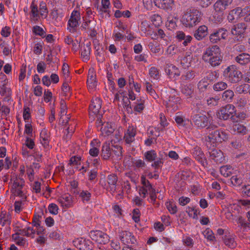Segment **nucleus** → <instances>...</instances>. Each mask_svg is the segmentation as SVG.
Returning <instances> with one entry per match:
<instances>
[{
  "label": "nucleus",
  "mask_w": 250,
  "mask_h": 250,
  "mask_svg": "<svg viewBox=\"0 0 250 250\" xmlns=\"http://www.w3.org/2000/svg\"><path fill=\"white\" fill-rule=\"evenodd\" d=\"M202 59L212 66L220 65L222 61V56L220 48L216 45L207 48L203 53Z\"/></svg>",
  "instance_id": "nucleus-1"
},
{
  "label": "nucleus",
  "mask_w": 250,
  "mask_h": 250,
  "mask_svg": "<svg viewBox=\"0 0 250 250\" xmlns=\"http://www.w3.org/2000/svg\"><path fill=\"white\" fill-rule=\"evenodd\" d=\"M202 16V13L199 10L190 9L183 16L181 21L186 27H191L200 21Z\"/></svg>",
  "instance_id": "nucleus-2"
},
{
  "label": "nucleus",
  "mask_w": 250,
  "mask_h": 250,
  "mask_svg": "<svg viewBox=\"0 0 250 250\" xmlns=\"http://www.w3.org/2000/svg\"><path fill=\"white\" fill-rule=\"evenodd\" d=\"M223 76L229 83H236L241 80L243 75L235 65H231L224 70Z\"/></svg>",
  "instance_id": "nucleus-3"
},
{
  "label": "nucleus",
  "mask_w": 250,
  "mask_h": 250,
  "mask_svg": "<svg viewBox=\"0 0 250 250\" xmlns=\"http://www.w3.org/2000/svg\"><path fill=\"white\" fill-rule=\"evenodd\" d=\"M233 0H217L213 5L215 11L214 18L216 21L220 22L222 21L224 11L232 3Z\"/></svg>",
  "instance_id": "nucleus-4"
},
{
  "label": "nucleus",
  "mask_w": 250,
  "mask_h": 250,
  "mask_svg": "<svg viewBox=\"0 0 250 250\" xmlns=\"http://www.w3.org/2000/svg\"><path fill=\"white\" fill-rule=\"evenodd\" d=\"M227 139L226 133L222 130H216L209 133L206 138V145L208 147L214 146L218 142H221Z\"/></svg>",
  "instance_id": "nucleus-5"
},
{
  "label": "nucleus",
  "mask_w": 250,
  "mask_h": 250,
  "mask_svg": "<svg viewBox=\"0 0 250 250\" xmlns=\"http://www.w3.org/2000/svg\"><path fill=\"white\" fill-rule=\"evenodd\" d=\"M11 182L12 184V192L14 195L19 196L21 197L22 200H24L26 197L24 195L22 190L24 184L23 179L21 178L13 175L11 178Z\"/></svg>",
  "instance_id": "nucleus-6"
},
{
  "label": "nucleus",
  "mask_w": 250,
  "mask_h": 250,
  "mask_svg": "<svg viewBox=\"0 0 250 250\" xmlns=\"http://www.w3.org/2000/svg\"><path fill=\"white\" fill-rule=\"evenodd\" d=\"M192 122L198 128H203L208 125L209 119L204 111L194 112L192 116Z\"/></svg>",
  "instance_id": "nucleus-7"
},
{
  "label": "nucleus",
  "mask_w": 250,
  "mask_h": 250,
  "mask_svg": "<svg viewBox=\"0 0 250 250\" xmlns=\"http://www.w3.org/2000/svg\"><path fill=\"white\" fill-rule=\"evenodd\" d=\"M235 113V106L228 104L220 108L217 111L216 115L219 119L227 120L232 117Z\"/></svg>",
  "instance_id": "nucleus-8"
},
{
  "label": "nucleus",
  "mask_w": 250,
  "mask_h": 250,
  "mask_svg": "<svg viewBox=\"0 0 250 250\" xmlns=\"http://www.w3.org/2000/svg\"><path fill=\"white\" fill-rule=\"evenodd\" d=\"M0 95L5 98H8L12 95V90L8 80L3 73L0 74Z\"/></svg>",
  "instance_id": "nucleus-9"
},
{
  "label": "nucleus",
  "mask_w": 250,
  "mask_h": 250,
  "mask_svg": "<svg viewBox=\"0 0 250 250\" xmlns=\"http://www.w3.org/2000/svg\"><path fill=\"white\" fill-rule=\"evenodd\" d=\"M80 20V13L77 10L73 11L67 22V29L70 33H74L76 32Z\"/></svg>",
  "instance_id": "nucleus-10"
},
{
  "label": "nucleus",
  "mask_w": 250,
  "mask_h": 250,
  "mask_svg": "<svg viewBox=\"0 0 250 250\" xmlns=\"http://www.w3.org/2000/svg\"><path fill=\"white\" fill-rule=\"evenodd\" d=\"M83 21L80 27L81 30L86 31L87 33H89L91 37L95 36L96 34L95 30L96 21L91 20L87 17H83Z\"/></svg>",
  "instance_id": "nucleus-11"
},
{
  "label": "nucleus",
  "mask_w": 250,
  "mask_h": 250,
  "mask_svg": "<svg viewBox=\"0 0 250 250\" xmlns=\"http://www.w3.org/2000/svg\"><path fill=\"white\" fill-rule=\"evenodd\" d=\"M89 235L93 241L99 244L105 245L109 241V236L99 230L90 231Z\"/></svg>",
  "instance_id": "nucleus-12"
},
{
  "label": "nucleus",
  "mask_w": 250,
  "mask_h": 250,
  "mask_svg": "<svg viewBox=\"0 0 250 250\" xmlns=\"http://www.w3.org/2000/svg\"><path fill=\"white\" fill-rule=\"evenodd\" d=\"M136 134V127L133 125L128 126L124 132V141L125 144L130 146L135 141Z\"/></svg>",
  "instance_id": "nucleus-13"
},
{
  "label": "nucleus",
  "mask_w": 250,
  "mask_h": 250,
  "mask_svg": "<svg viewBox=\"0 0 250 250\" xmlns=\"http://www.w3.org/2000/svg\"><path fill=\"white\" fill-rule=\"evenodd\" d=\"M73 245L80 250H91L93 248V243L88 239L79 238L73 241Z\"/></svg>",
  "instance_id": "nucleus-14"
},
{
  "label": "nucleus",
  "mask_w": 250,
  "mask_h": 250,
  "mask_svg": "<svg viewBox=\"0 0 250 250\" xmlns=\"http://www.w3.org/2000/svg\"><path fill=\"white\" fill-rule=\"evenodd\" d=\"M181 99L178 96L171 95L169 97L167 102V110L173 113L178 109L179 104L180 103Z\"/></svg>",
  "instance_id": "nucleus-15"
},
{
  "label": "nucleus",
  "mask_w": 250,
  "mask_h": 250,
  "mask_svg": "<svg viewBox=\"0 0 250 250\" xmlns=\"http://www.w3.org/2000/svg\"><path fill=\"white\" fill-rule=\"evenodd\" d=\"M227 36V30L224 28H220L210 35L209 40L212 43H217L221 39H226Z\"/></svg>",
  "instance_id": "nucleus-16"
},
{
  "label": "nucleus",
  "mask_w": 250,
  "mask_h": 250,
  "mask_svg": "<svg viewBox=\"0 0 250 250\" xmlns=\"http://www.w3.org/2000/svg\"><path fill=\"white\" fill-rule=\"evenodd\" d=\"M106 182L107 186L106 189L110 193L113 194L116 192L117 189L118 182L117 175L114 174L108 175L106 178Z\"/></svg>",
  "instance_id": "nucleus-17"
},
{
  "label": "nucleus",
  "mask_w": 250,
  "mask_h": 250,
  "mask_svg": "<svg viewBox=\"0 0 250 250\" xmlns=\"http://www.w3.org/2000/svg\"><path fill=\"white\" fill-rule=\"evenodd\" d=\"M101 106L102 100L99 97L93 98L89 107L90 115H97L100 111Z\"/></svg>",
  "instance_id": "nucleus-18"
},
{
  "label": "nucleus",
  "mask_w": 250,
  "mask_h": 250,
  "mask_svg": "<svg viewBox=\"0 0 250 250\" xmlns=\"http://www.w3.org/2000/svg\"><path fill=\"white\" fill-rule=\"evenodd\" d=\"M209 154L210 159L216 163H221L225 160L223 152L216 148H211L209 147Z\"/></svg>",
  "instance_id": "nucleus-19"
},
{
  "label": "nucleus",
  "mask_w": 250,
  "mask_h": 250,
  "mask_svg": "<svg viewBox=\"0 0 250 250\" xmlns=\"http://www.w3.org/2000/svg\"><path fill=\"white\" fill-rule=\"evenodd\" d=\"M119 237L121 241L125 245L134 244L136 239L130 232L125 230L120 232Z\"/></svg>",
  "instance_id": "nucleus-20"
},
{
  "label": "nucleus",
  "mask_w": 250,
  "mask_h": 250,
  "mask_svg": "<svg viewBox=\"0 0 250 250\" xmlns=\"http://www.w3.org/2000/svg\"><path fill=\"white\" fill-rule=\"evenodd\" d=\"M40 141L42 146L45 148H49L50 147V133L46 128H43L40 133Z\"/></svg>",
  "instance_id": "nucleus-21"
},
{
  "label": "nucleus",
  "mask_w": 250,
  "mask_h": 250,
  "mask_svg": "<svg viewBox=\"0 0 250 250\" xmlns=\"http://www.w3.org/2000/svg\"><path fill=\"white\" fill-rule=\"evenodd\" d=\"M101 142L98 139H93L90 143L89 154L92 157H97L100 153Z\"/></svg>",
  "instance_id": "nucleus-22"
},
{
  "label": "nucleus",
  "mask_w": 250,
  "mask_h": 250,
  "mask_svg": "<svg viewBox=\"0 0 250 250\" xmlns=\"http://www.w3.org/2000/svg\"><path fill=\"white\" fill-rule=\"evenodd\" d=\"M98 125H101L102 126L101 128V135L104 137H107L112 134L114 131V127L111 124L106 123L102 124L101 121H99Z\"/></svg>",
  "instance_id": "nucleus-23"
},
{
  "label": "nucleus",
  "mask_w": 250,
  "mask_h": 250,
  "mask_svg": "<svg viewBox=\"0 0 250 250\" xmlns=\"http://www.w3.org/2000/svg\"><path fill=\"white\" fill-rule=\"evenodd\" d=\"M30 20L31 21L36 23L39 21L40 19V11L38 10L37 5L32 3L30 5Z\"/></svg>",
  "instance_id": "nucleus-24"
},
{
  "label": "nucleus",
  "mask_w": 250,
  "mask_h": 250,
  "mask_svg": "<svg viewBox=\"0 0 250 250\" xmlns=\"http://www.w3.org/2000/svg\"><path fill=\"white\" fill-rule=\"evenodd\" d=\"M235 107L243 109L250 104V99L248 97L239 96L237 98L234 102Z\"/></svg>",
  "instance_id": "nucleus-25"
},
{
  "label": "nucleus",
  "mask_w": 250,
  "mask_h": 250,
  "mask_svg": "<svg viewBox=\"0 0 250 250\" xmlns=\"http://www.w3.org/2000/svg\"><path fill=\"white\" fill-rule=\"evenodd\" d=\"M35 230L31 226H26L22 229H19L15 235H21L28 237L34 238L35 237Z\"/></svg>",
  "instance_id": "nucleus-26"
},
{
  "label": "nucleus",
  "mask_w": 250,
  "mask_h": 250,
  "mask_svg": "<svg viewBox=\"0 0 250 250\" xmlns=\"http://www.w3.org/2000/svg\"><path fill=\"white\" fill-rule=\"evenodd\" d=\"M58 201L63 208H70L72 204V197L68 194H64Z\"/></svg>",
  "instance_id": "nucleus-27"
},
{
  "label": "nucleus",
  "mask_w": 250,
  "mask_h": 250,
  "mask_svg": "<svg viewBox=\"0 0 250 250\" xmlns=\"http://www.w3.org/2000/svg\"><path fill=\"white\" fill-rule=\"evenodd\" d=\"M155 5L158 7L164 9L168 10L171 8L174 0H154Z\"/></svg>",
  "instance_id": "nucleus-28"
},
{
  "label": "nucleus",
  "mask_w": 250,
  "mask_h": 250,
  "mask_svg": "<svg viewBox=\"0 0 250 250\" xmlns=\"http://www.w3.org/2000/svg\"><path fill=\"white\" fill-rule=\"evenodd\" d=\"M208 34V27L205 25H202L198 27L194 33V37L198 41L202 40Z\"/></svg>",
  "instance_id": "nucleus-29"
},
{
  "label": "nucleus",
  "mask_w": 250,
  "mask_h": 250,
  "mask_svg": "<svg viewBox=\"0 0 250 250\" xmlns=\"http://www.w3.org/2000/svg\"><path fill=\"white\" fill-rule=\"evenodd\" d=\"M247 28V26L244 23H238L233 26L231 29V33L233 35L241 36Z\"/></svg>",
  "instance_id": "nucleus-30"
},
{
  "label": "nucleus",
  "mask_w": 250,
  "mask_h": 250,
  "mask_svg": "<svg viewBox=\"0 0 250 250\" xmlns=\"http://www.w3.org/2000/svg\"><path fill=\"white\" fill-rule=\"evenodd\" d=\"M96 75L93 70H89L87 76V84L89 89H93L97 85Z\"/></svg>",
  "instance_id": "nucleus-31"
},
{
  "label": "nucleus",
  "mask_w": 250,
  "mask_h": 250,
  "mask_svg": "<svg viewBox=\"0 0 250 250\" xmlns=\"http://www.w3.org/2000/svg\"><path fill=\"white\" fill-rule=\"evenodd\" d=\"M91 50L90 42H88L83 45L81 52V57L83 61H87L89 60Z\"/></svg>",
  "instance_id": "nucleus-32"
},
{
  "label": "nucleus",
  "mask_w": 250,
  "mask_h": 250,
  "mask_svg": "<svg viewBox=\"0 0 250 250\" xmlns=\"http://www.w3.org/2000/svg\"><path fill=\"white\" fill-rule=\"evenodd\" d=\"M236 62L241 65H245L250 62V55L248 53H241L235 57Z\"/></svg>",
  "instance_id": "nucleus-33"
},
{
  "label": "nucleus",
  "mask_w": 250,
  "mask_h": 250,
  "mask_svg": "<svg viewBox=\"0 0 250 250\" xmlns=\"http://www.w3.org/2000/svg\"><path fill=\"white\" fill-rule=\"evenodd\" d=\"M111 153L109 143L107 142L104 143L102 146L101 157L104 160H107L110 158Z\"/></svg>",
  "instance_id": "nucleus-34"
},
{
  "label": "nucleus",
  "mask_w": 250,
  "mask_h": 250,
  "mask_svg": "<svg viewBox=\"0 0 250 250\" xmlns=\"http://www.w3.org/2000/svg\"><path fill=\"white\" fill-rule=\"evenodd\" d=\"M192 154L196 160L201 163H204L205 160L204 154L200 147L196 146L192 150Z\"/></svg>",
  "instance_id": "nucleus-35"
},
{
  "label": "nucleus",
  "mask_w": 250,
  "mask_h": 250,
  "mask_svg": "<svg viewBox=\"0 0 250 250\" xmlns=\"http://www.w3.org/2000/svg\"><path fill=\"white\" fill-rule=\"evenodd\" d=\"M234 96V93L233 90L228 89L225 90L223 93L222 95V98L223 101L228 103H230L232 101Z\"/></svg>",
  "instance_id": "nucleus-36"
},
{
  "label": "nucleus",
  "mask_w": 250,
  "mask_h": 250,
  "mask_svg": "<svg viewBox=\"0 0 250 250\" xmlns=\"http://www.w3.org/2000/svg\"><path fill=\"white\" fill-rule=\"evenodd\" d=\"M144 84L147 93L151 95L154 99H156L158 96L155 90L153 88L151 83L148 81H145Z\"/></svg>",
  "instance_id": "nucleus-37"
},
{
  "label": "nucleus",
  "mask_w": 250,
  "mask_h": 250,
  "mask_svg": "<svg viewBox=\"0 0 250 250\" xmlns=\"http://www.w3.org/2000/svg\"><path fill=\"white\" fill-rule=\"evenodd\" d=\"M221 174L225 177L230 176L233 171L232 167L229 165L223 166L220 169Z\"/></svg>",
  "instance_id": "nucleus-38"
},
{
  "label": "nucleus",
  "mask_w": 250,
  "mask_h": 250,
  "mask_svg": "<svg viewBox=\"0 0 250 250\" xmlns=\"http://www.w3.org/2000/svg\"><path fill=\"white\" fill-rule=\"evenodd\" d=\"M157 157V153L154 150L147 151L144 153V158L145 160L148 162L155 161Z\"/></svg>",
  "instance_id": "nucleus-39"
},
{
  "label": "nucleus",
  "mask_w": 250,
  "mask_h": 250,
  "mask_svg": "<svg viewBox=\"0 0 250 250\" xmlns=\"http://www.w3.org/2000/svg\"><path fill=\"white\" fill-rule=\"evenodd\" d=\"M232 129L235 133L245 135L247 133L246 127L240 124H236L232 126Z\"/></svg>",
  "instance_id": "nucleus-40"
},
{
  "label": "nucleus",
  "mask_w": 250,
  "mask_h": 250,
  "mask_svg": "<svg viewBox=\"0 0 250 250\" xmlns=\"http://www.w3.org/2000/svg\"><path fill=\"white\" fill-rule=\"evenodd\" d=\"M50 16L55 21L59 22L61 21L63 15L62 12H61L60 10L54 8L50 13Z\"/></svg>",
  "instance_id": "nucleus-41"
},
{
  "label": "nucleus",
  "mask_w": 250,
  "mask_h": 250,
  "mask_svg": "<svg viewBox=\"0 0 250 250\" xmlns=\"http://www.w3.org/2000/svg\"><path fill=\"white\" fill-rule=\"evenodd\" d=\"M192 56L190 55H187L181 60V65L184 68H188L191 66Z\"/></svg>",
  "instance_id": "nucleus-42"
},
{
  "label": "nucleus",
  "mask_w": 250,
  "mask_h": 250,
  "mask_svg": "<svg viewBox=\"0 0 250 250\" xmlns=\"http://www.w3.org/2000/svg\"><path fill=\"white\" fill-rule=\"evenodd\" d=\"M195 76V73L192 70L185 71L181 76L183 81H188L192 80Z\"/></svg>",
  "instance_id": "nucleus-43"
},
{
  "label": "nucleus",
  "mask_w": 250,
  "mask_h": 250,
  "mask_svg": "<svg viewBox=\"0 0 250 250\" xmlns=\"http://www.w3.org/2000/svg\"><path fill=\"white\" fill-rule=\"evenodd\" d=\"M224 241L225 245L230 248H234L236 246V243L233 235L226 236Z\"/></svg>",
  "instance_id": "nucleus-44"
},
{
  "label": "nucleus",
  "mask_w": 250,
  "mask_h": 250,
  "mask_svg": "<svg viewBox=\"0 0 250 250\" xmlns=\"http://www.w3.org/2000/svg\"><path fill=\"white\" fill-rule=\"evenodd\" d=\"M166 72L170 77L175 75L178 76L180 75V72L177 67L172 64H171L168 66V68L166 69Z\"/></svg>",
  "instance_id": "nucleus-45"
},
{
  "label": "nucleus",
  "mask_w": 250,
  "mask_h": 250,
  "mask_svg": "<svg viewBox=\"0 0 250 250\" xmlns=\"http://www.w3.org/2000/svg\"><path fill=\"white\" fill-rule=\"evenodd\" d=\"M10 224L9 215L6 212H1L0 213V224L2 226Z\"/></svg>",
  "instance_id": "nucleus-46"
},
{
  "label": "nucleus",
  "mask_w": 250,
  "mask_h": 250,
  "mask_svg": "<svg viewBox=\"0 0 250 250\" xmlns=\"http://www.w3.org/2000/svg\"><path fill=\"white\" fill-rule=\"evenodd\" d=\"M149 75L153 79L158 80L160 78L159 69L156 67H151L149 70Z\"/></svg>",
  "instance_id": "nucleus-47"
},
{
  "label": "nucleus",
  "mask_w": 250,
  "mask_h": 250,
  "mask_svg": "<svg viewBox=\"0 0 250 250\" xmlns=\"http://www.w3.org/2000/svg\"><path fill=\"white\" fill-rule=\"evenodd\" d=\"M141 184L143 185L142 187L147 189L149 192L153 191V190L155 189L152 188V185L148 181V180L146 179V177L144 176H141Z\"/></svg>",
  "instance_id": "nucleus-48"
},
{
  "label": "nucleus",
  "mask_w": 250,
  "mask_h": 250,
  "mask_svg": "<svg viewBox=\"0 0 250 250\" xmlns=\"http://www.w3.org/2000/svg\"><path fill=\"white\" fill-rule=\"evenodd\" d=\"M250 85L248 84L237 85L235 86V91L238 94L246 93L248 92Z\"/></svg>",
  "instance_id": "nucleus-49"
},
{
  "label": "nucleus",
  "mask_w": 250,
  "mask_h": 250,
  "mask_svg": "<svg viewBox=\"0 0 250 250\" xmlns=\"http://www.w3.org/2000/svg\"><path fill=\"white\" fill-rule=\"evenodd\" d=\"M176 18L169 17L166 22V26L169 30H173L176 27Z\"/></svg>",
  "instance_id": "nucleus-50"
},
{
  "label": "nucleus",
  "mask_w": 250,
  "mask_h": 250,
  "mask_svg": "<svg viewBox=\"0 0 250 250\" xmlns=\"http://www.w3.org/2000/svg\"><path fill=\"white\" fill-rule=\"evenodd\" d=\"M144 101L142 99L137 100L135 103L136 105L134 106V110L138 113H141L145 108Z\"/></svg>",
  "instance_id": "nucleus-51"
},
{
  "label": "nucleus",
  "mask_w": 250,
  "mask_h": 250,
  "mask_svg": "<svg viewBox=\"0 0 250 250\" xmlns=\"http://www.w3.org/2000/svg\"><path fill=\"white\" fill-rule=\"evenodd\" d=\"M236 11H237L238 17H245L249 13H250V5L246 6L242 9L240 7H237Z\"/></svg>",
  "instance_id": "nucleus-52"
},
{
  "label": "nucleus",
  "mask_w": 250,
  "mask_h": 250,
  "mask_svg": "<svg viewBox=\"0 0 250 250\" xmlns=\"http://www.w3.org/2000/svg\"><path fill=\"white\" fill-rule=\"evenodd\" d=\"M79 196L83 202H88L90 200L91 194L88 190H82L79 193Z\"/></svg>",
  "instance_id": "nucleus-53"
},
{
  "label": "nucleus",
  "mask_w": 250,
  "mask_h": 250,
  "mask_svg": "<svg viewBox=\"0 0 250 250\" xmlns=\"http://www.w3.org/2000/svg\"><path fill=\"white\" fill-rule=\"evenodd\" d=\"M181 91L186 96L190 97L193 93V89L190 85H186L182 87Z\"/></svg>",
  "instance_id": "nucleus-54"
},
{
  "label": "nucleus",
  "mask_w": 250,
  "mask_h": 250,
  "mask_svg": "<svg viewBox=\"0 0 250 250\" xmlns=\"http://www.w3.org/2000/svg\"><path fill=\"white\" fill-rule=\"evenodd\" d=\"M228 87L226 83L223 82H219L215 83L213 85V89L216 91H222L226 89Z\"/></svg>",
  "instance_id": "nucleus-55"
},
{
  "label": "nucleus",
  "mask_w": 250,
  "mask_h": 250,
  "mask_svg": "<svg viewBox=\"0 0 250 250\" xmlns=\"http://www.w3.org/2000/svg\"><path fill=\"white\" fill-rule=\"evenodd\" d=\"M240 191L244 197H250V185H244L242 186Z\"/></svg>",
  "instance_id": "nucleus-56"
},
{
  "label": "nucleus",
  "mask_w": 250,
  "mask_h": 250,
  "mask_svg": "<svg viewBox=\"0 0 250 250\" xmlns=\"http://www.w3.org/2000/svg\"><path fill=\"white\" fill-rule=\"evenodd\" d=\"M112 150L115 155L119 159H121L122 156V150L123 148L121 146L119 145H112Z\"/></svg>",
  "instance_id": "nucleus-57"
},
{
  "label": "nucleus",
  "mask_w": 250,
  "mask_h": 250,
  "mask_svg": "<svg viewBox=\"0 0 250 250\" xmlns=\"http://www.w3.org/2000/svg\"><path fill=\"white\" fill-rule=\"evenodd\" d=\"M164 162L162 158H156L154 162L152 163L151 166L155 168V172H157V169L162 167Z\"/></svg>",
  "instance_id": "nucleus-58"
},
{
  "label": "nucleus",
  "mask_w": 250,
  "mask_h": 250,
  "mask_svg": "<svg viewBox=\"0 0 250 250\" xmlns=\"http://www.w3.org/2000/svg\"><path fill=\"white\" fill-rule=\"evenodd\" d=\"M32 32L36 35H38L41 37L45 36V32L43 28L38 25H35L33 27Z\"/></svg>",
  "instance_id": "nucleus-59"
},
{
  "label": "nucleus",
  "mask_w": 250,
  "mask_h": 250,
  "mask_svg": "<svg viewBox=\"0 0 250 250\" xmlns=\"http://www.w3.org/2000/svg\"><path fill=\"white\" fill-rule=\"evenodd\" d=\"M148 48L153 53H159L161 51V46L158 44H155L153 42L149 43Z\"/></svg>",
  "instance_id": "nucleus-60"
},
{
  "label": "nucleus",
  "mask_w": 250,
  "mask_h": 250,
  "mask_svg": "<svg viewBox=\"0 0 250 250\" xmlns=\"http://www.w3.org/2000/svg\"><path fill=\"white\" fill-rule=\"evenodd\" d=\"M231 183L235 186H240L243 183V179L239 175H234L231 177Z\"/></svg>",
  "instance_id": "nucleus-61"
},
{
  "label": "nucleus",
  "mask_w": 250,
  "mask_h": 250,
  "mask_svg": "<svg viewBox=\"0 0 250 250\" xmlns=\"http://www.w3.org/2000/svg\"><path fill=\"white\" fill-rule=\"evenodd\" d=\"M166 205L167 209L171 214H175L177 211V208L176 205L171 202H167Z\"/></svg>",
  "instance_id": "nucleus-62"
},
{
  "label": "nucleus",
  "mask_w": 250,
  "mask_h": 250,
  "mask_svg": "<svg viewBox=\"0 0 250 250\" xmlns=\"http://www.w3.org/2000/svg\"><path fill=\"white\" fill-rule=\"evenodd\" d=\"M43 42H38L35 44L34 47L33 51L35 54L37 55H40L42 53Z\"/></svg>",
  "instance_id": "nucleus-63"
},
{
  "label": "nucleus",
  "mask_w": 250,
  "mask_h": 250,
  "mask_svg": "<svg viewBox=\"0 0 250 250\" xmlns=\"http://www.w3.org/2000/svg\"><path fill=\"white\" fill-rule=\"evenodd\" d=\"M186 212L188 213L189 217L195 219L197 217L198 211L196 209L188 207L186 209Z\"/></svg>",
  "instance_id": "nucleus-64"
}]
</instances>
